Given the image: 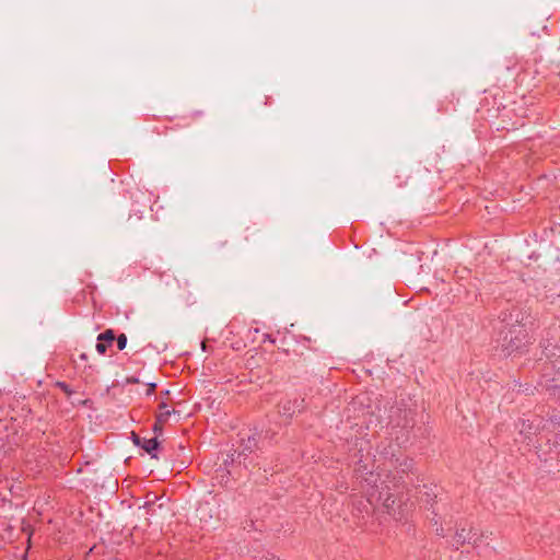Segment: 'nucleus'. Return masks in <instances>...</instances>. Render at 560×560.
Here are the masks:
<instances>
[{"mask_svg":"<svg viewBox=\"0 0 560 560\" xmlns=\"http://www.w3.org/2000/svg\"><path fill=\"white\" fill-rule=\"evenodd\" d=\"M117 346L119 350H124L127 346V337L125 334H121L117 338Z\"/></svg>","mask_w":560,"mask_h":560,"instance_id":"obj_7","label":"nucleus"},{"mask_svg":"<svg viewBox=\"0 0 560 560\" xmlns=\"http://www.w3.org/2000/svg\"><path fill=\"white\" fill-rule=\"evenodd\" d=\"M112 343L106 342L104 339H101V337H97V343H96V350L100 354H104Z\"/></svg>","mask_w":560,"mask_h":560,"instance_id":"obj_4","label":"nucleus"},{"mask_svg":"<svg viewBox=\"0 0 560 560\" xmlns=\"http://www.w3.org/2000/svg\"><path fill=\"white\" fill-rule=\"evenodd\" d=\"M161 412L158 416L156 423L154 424V431H161L163 423L167 422L172 415L175 413L174 410L167 409L165 404L160 405Z\"/></svg>","mask_w":560,"mask_h":560,"instance_id":"obj_1","label":"nucleus"},{"mask_svg":"<svg viewBox=\"0 0 560 560\" xmlns=\"http://www.w3.org/2000/svg\"><path fill=\"white\" fill-rule=\"evenodd\" d=\"M98 336L101 337V339H104L108 343H113V341L115 340V335L110 329L106 330L105 332Z\"/></svg>","mask_w":560,"mask_h":560,"instance_id":"obj_5","label":"nucleus"},{"mask_svg":"<svg viewBox=\"0 0 560 560\" xmlns=\"http://www.w3.org/2000/svg\"><path fill=\"white\" fill-rule=\"evenodd\" d=\"M471 534V530L470 529H466V528H462L460 530H458L456 533V540L458 544H464L465 541H469L472 539V537L470 536Z\"/></svg>","mask_w":560,"mask_h":560,"instance_id":"obj_3","label":"nucleus"},{"mask_svg":"<svg viewBox=\"0 0 560 560\" xmlns=\"http://www.w3.org/2000/svg\"><path fill=\"white\" fill-rule=\"evenodd\" d=\"M135 443L137 445H141L142 448L149 454H151L152 451L156 450L158 447V441L155 438L141 440L139 436L135 435Z\"/></svg>","mask_w":560,"mask_h":560,"instance_id":"obj_2","label":"nucleus"},{"mask_svg":"<svg viewBox=\"0 0 560 560\" xmlns=\"http://www.w3.org/2000/svg\"><path fill=\"white\" fill-rule=\"evenodd\" d=\"M154 387H155V384H151L149 393H151L154 389Z\"/></svg>","mask_w":560,"mask_h":560,"instance_id":"obj_8","label":"nucleus"},{"mask_svg":"<svg viewBox=\"0 0 560 560\" xmlns=\"http://www.w3.org/2000/svg\"><path fill=\"white\" fill-rule=\"evenodd\" d=\"M394 503H395V500L392 498L390 494L387 493L386 497L384 498L383 505L388 513H390V510H392V506Z\"/></svg>","mask_w":560,"mask_h":560,"instance_id":"obj_6","label":"nucleus"}]
</instances>
